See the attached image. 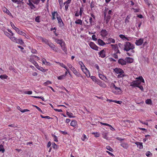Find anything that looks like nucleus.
<instances>
[{
    "label": "nucleus",
    "mask_w": 157,
    "mask_h": 157,
    "mask_svg": "<svg viewBox=\"0 0 157 157\" xmlns=\"http://www.w3.org/2000/svg\"><path fill=\"white\" fill-rule=\"evenodd\" d=\"M141 25V22H137L136 23V26H138V27H137V29L138 30L140 29Z\"/></svg>",
    "instance_id": "obj_44"
},
{
    "label": "nucleus",
    "mask_w": 157,
    "mask_h": 157,
    "mask_svg": "<svg viewBox=\"0 0 157 157\" xmlns=\"http://www.w3.org/2000/svg\"><path fill=\"white\" fill-rule=\"evenodd\" d=\"M2 10L4 12L6 13L7 14L9 15L10 16L12 17H13V16L12 15L11 13L5 7H4L2 8Z\"/></svg>",
    "instance_id": "obj_15"
},
{
    "label": "nucleus",
    "mask_w": 157,
    "mask_h": 157,
    "mask_svg": "<svg viewBox=\"0 0 157 157\" xmlns=\"http://www.w3.org/2000/svg\"><path fill=\"white\" fill-rule=\"evenodd\" d=\"M145 102L147 104H150L151 103V100L150 99H147L146 100Z\"/></svg>",
    "instance_id": "obj_53"
},
{
    "label": "nucleus",
    "mask_w": 157,
    "mask_h": 157,
    "mask_svg": "<svg viewBox=\"0 0 157 157\" xmlns=\"http://www.w3.org/2000/svg\"><path fill=\"white\" fill-rule=\"evenodd\" d=\"M138 78L141 81V82L143 83L144 82V79H143V78L142 76H139Z\"/></svg>",
    "instance_id": "obj_59"
},
{
    "label": "nucleus",
    "mask_w": 157,
    "mask_h": 157,
    "mask_svg": "<svg viewBox=\"0 0 157 157\" xmlns=\"http://www.w3.org/2000/svg\"><path fill=\"white\" fill-rule=\"evenodd\" d=\"M130 18V16L129 15H128L127 16L125 20V23L126 24H128L129 22V21Z\"/></svg>",
    "instance_id": "obj_33"
},
{
    "label": "nucleus",
    "mask_w": 157,
    "mask_h": 157,
    "mask_svg": "<svg viewBox=\"0 0 157 157\" xmlns=\"http://www.w3.org/2000/svg\"><path fill=\"white\" fill-rule=\"evenodd\" d=\"M115 72L117 74H122L124 73V71L120 68H115L114 69Z\"/></svg>",
    "instance_id": "obj_18"
},
{
    "label": "nucleus",
    "mask_w": 157,
    "mask_h": 157,
    "mask_svg": "<svg viewBox=\"0 0 157 157\" xmlns=\"http://www.w3.org/2000/svg\"><path fill=\"white\" fill-rule=\"evenodd\" d=\"M99 77L101 79L104 80L106 79L105 76L101 74H99Z\"/></svg>",
    "instance_id": "obj_36"
},
{
    "label": "nucleus",
    "mask_w": 157,
    "mask_h": 157,
    "mask_svg": "<svg viewBox=\"0 0 157 157\" xmlns=\"http://www.w3.org/2000/svg\"><path fill=\"white\" fill-rule=\"evenodd\" d=\"M46 0H29L27 4L28 5L31 9L33 10L36 8L35 6L33 3L36 5H38L41 1L42 3H44Z\"/></svg>",
    "instance_id": "obj_2"
},
{
    "label": "nucleus",
    "mask_w": 157,
    "mask_h": 157,
    "mask_svg": "<svg viewBox=\"0 0 157 157\" xmlns=\"http://www.w3.org/2000/svg\"><path fill=\"white\" fill-rule=\"evenodd\" d=\"M71 71L77 76L78 77L81 76V74L80 73L78 72L74 67L73 68Z\"/></svg>",
    "instance_id": "obj_22"
},
{
    "label": "nucleus",
    "mask_w": 157,
    "mask_h": 157,
    "mask_svg": "<svg viewBox=\"0 0 157 157\" xmlns=\"http://www.w3.org/2000/svg\"><path fill=\"white\" fill-rule=\"evenodd\" d=\"M98 54L99 57L104 58L105 57V51L104 49L98 52Z\"/></svg>",
    "instance_id": "obj_13"
},
{
    "label": "nucleus",
    "mask_w": 157,
    "mask_h": 157,
    "mask_svg": "<svg viewBox=\"0 0 157 157\" xmlns=\"http://www.w3.org/2000/svg\"><path fill=\"white\" fill-rule=\"evenodd\" d=\"M40 117L42 118H46V119H52V118L51 117H50L49 116H44L43 115H40Z\"/></svg>",
    "instance_id": "obj_52"
},
{
    "label": "nucleus",
    "mask_w": 157,
    "mask_h": 157,
    "mask_svg": "<svg viewBox=\"0 0 157 157\" xmlns=\"http://www.w3.org/2000/svg\"><path fill=\"white\" fill-rule=\"evenodd\" d=\"M145 154L147 157H148L149 156H152V154L150 151H147L146 152Z\"/></svg>",
    "instance_id": "obj_57"
},
{
    "label": "nucleus",
    "mask_w": 157,
    "mask_h": 157,
    "mask_svg": "<svg viewBox=\"0 0 157 157\" xmlns=\"http://www.w3.org/2000/svg\"><path fill=\"white\" fill-rule=\"evenodd\" d=\"M78 64L81 66V67L82 70V71H83L84 68H83V67H84L85 68H86V67L84 65L83 63H82V62L80 61L78 62Z\"/></svg>",
    "instance_id": "obj_32"
},
{
    "label": "nucleus",
    "mask_w": 157,
    "mask_h": 157,
    "mask_svg": "<svg viewBox=\"0 0 157 157\" xmlns=\"http://www.w3.org/2000/svg\"><path fill=\"white\" fill-rule=\"evenodd\" d=\"M84 73L86 74V76L87 77H89L90 76V72L86 67L85 68V69H83V71H82Z\"/></svg>",
    "instance_id": "obj_17"
},
{
    "label": "nucleus",
    "mask_w": 157,
    "mask_h": 157,
    "mask_svg": "<svg viewBox=\"0 0 157 157\" xmlns=\"http://www.w3.org/2000/svg\"><path fill=\"white\" fill-rule=\"evenodd\" d=\"M104 16L105 19V20L106 23L107 24L108 23L111 18V16L109 15H107L106 16L105 13Z\"/></svg>",
    "instance_id": "obj_19"
},
{
    "label": "nucleus",
    "mask_w": 157,
    "mask_h": 157,
    "mask_svg": "<svg viewBox=\"0 0 157 157\" xmlns=\"http://www.w3.org/2000/svg\"><path fill=\"white\" fill-rule=\"evenodd\" d=\"M107 40L108 42V43H107V44H110L111 43L114 44L115 42V39L111 37H109L107 39Z\"/></svg>",
    "instance_id": "obj_23"
},
{
    "label": "nucleus",
    "mask_w": 157,
    "mask_h": 157,
    "mask_svg": "<svg viewBox=\"0 0 157 157\" xmlns=\"http://www.w3.org/2000/svg\"><path fill=\"white\" fill-rule=\"evenodd\" d=\"M98 44L100 45L103 46L105 44V43L104 41L100 39H98Z\"/></svg>",
    "instance_id": "obj_24"
},
{
    "label": "nucleus",
    "mask_w": 157,
    "mask_h": 157,
    "mask_svg": "<svg viewBox=\"0 0 157 157\" xmlns=\"http://www.w3.org/2000/svg\"><path fill=\"white\" fill-rule=\"evenodd\" d=\"M101 36L103 37H106L108 35V32L105 29H102L100 33Z\"/></svg>",
    "instance_id": "obj_7"
},
{
    "label": "nucleus",
    "mask_w": 157,
    "mask_h": 157,
    "mask_svg": "<svg viewBox=\"0 0 157 157\" xmlns=\"http://www.w3.org/2000/svg\"><path fill=\"white\" fill-rule=\"evenodd\" d=\"M42 42L45 43V44L48 45L50 41H49L48 40L44 38L42 41Z\"/></svg>",
    "instance_id": "obj_38"
},
{
    "label": "nucleus",
    "mask_w": 157,
    "mask_h": 157,
    "mask_svg": "<svg viewBox=\"0 0 157 157\" xmlns=\"http://www.w3.org/2000/svg\"><path fill=\"white\" fill-rule=\"evenodd\" d=\"M29 61L32 63H33L35 61L34 59V58L33 57V56L32 55L30 57L29 60Z\"/></svg>",
    "instance_id": "obj_50"
},
{
    "label": "nucleus",
    "mask_w": 157,
    "mask_h": 157,
    "mask_svg": "<svg viewBox=\"0 0 157 157\" xmlns=\"http://www.w3.org/2000/svg\"><path fill=\"white\" fill-rule=\"evenodd\" d=\"M118 61L119 64H121L122 65H125L127 63L126 60L122 59H119Z\"/></svg>",
    "instance_id": "obj_16"
},
{
    "label": "nucleus",
    "mask_w": 157,
    "mask_h": 157,
    "mask_svg": "<svg viewBox=\"0 0 157 157\" xmlns=\"http://www.w3.org/2000/svg\"><path fill=\"white\" fill-rule=\"evenodd\" d=\"M52 20H54L56 19V17L57 16H59V14L57 13L56 11H54L53 12H52Z\"/></svg>",
    "instance_id": "obj_21"
},
{
    "label": "nucleus",
    "mask_w": 157,
    "mask_h": 157,
    "mask_svg": "<svg viewBox=\"0 0 157 157\" xmlns=\"http://www.w3.org/2000/svg\"><path fill=\"white\" fill-rule=\"evenodd\" d=\"M42 42L45 43V44L48 45L50 41H49L48 40L44 38L42 41Z\"/></svg>",
    "instance_id": "obj_39"
},
{
    "label": "nucleus",
    "mask_w": 157,
    "mask_h": 157,
    "mask_svg": "<svg viewBox=\"0 0 157 157\" xmlns=\"http://www.w3.org/2000/svg\"><path fill=\"white\" fill-rule=\"evenodd\" d=\"M67 115L68 116V117L70 118L74 117L73 116V114L72 113L67 112L66 113Z\"/></svg>",
    "instance_id": "obj_37"
},
{
    "label": "nucleus",
    "mask_w": 157,
    "mask_h": 157,
    "mask_svg": "<svg viewBox=\"0 0 157 157\" xmlns=\"http://www.w3.org/2000/svg\"><path fill=\"white\" fill-rule=\"evenodd\" d=\"M92 134L94 135L95 137H99L100 136V134L99 133L96 132H92Z\"/></svg>",
    "instance_id": "obj_48"
},
{
    "label": "nucleus",
    "mask_w": 157,
    "mask_h": 157,
    "mask_svg": "<svg viewBox=\"0 0 157 157\" xmlns=\"http://www.w3.org/2000/svg\"><path fill=\"white\" fill-rule=\"evenodd\" d=\"M141 84V82L138 80H136L132 82L130 85V86L133 87H137Z\"/></svg>",
    "instance_id": "obj_5"
},
{
    "label": "nucleus",
    "mask_w": 157,
    "mask_h": 157,
    "mask_svg": "<svg viewBox=\"0 0 157 157\" xmlns=\"http://www.w3.org/2000/svg\"><path fill=\"white\" fill-rule=\"evenodd\" d=\"M89 45L90 47L92 49L98 51L99 48L94 42H90L89 44Z\"/></svg>",
    "instance_id": "obj_6"
},
{
    "label": "nucleus",
    "mask_w": 157,
    "mask_h": 157,
    "mask_svg": "<svg viewBox=\"0 0 157 157\" xmlns=\"http://www.w3.org/2000/svg\"><path fill=\"white\" fill-rule=\"evenodd\" d=\"M12 41L21 45L24 44V42L21 39H17L15 36H14L13 39H12Z\"/></svg>",
    "instance_id": "obj_4"
},
{
    "label": "nucleus",
    "mask_w": 157,
    "mask_h": 157,
    "mask_svg": "<svg viewBox=\"0 0 157 157\" xmlns=\"http://www.w3.org/2000/svg\"><path fill=\"white\" fill-rule=\"evenodd\" d=\"M121 146L125 149H127L128 147V144L125 143H122L121 144Z\"/></svg>",
    "instance_id": "obj_28"
},
{
    "label": "nucleus",
    "mask_w": 157,
    "mask_h": 157,
    "mask_svg": "<svg viewBox=\"0 0 157 157\" xmlns=\"http://www.w3.org/2000/svg\"><path fill=\"white\" fill-rule=\"evenodd\" d=\"M95 82L99 85L101 87L105 88L106 86V84L104 82H102L99 79H98Z\"/></svg>",
    "instance_id": "obj_9"
},
{
    "label": "nucleus",
    "mask_w": 157,
    "mask_h": 157,
    "mask_svg": "<svg viewBox=\"0 0 157 157\" xmlns=\"http://www.w3.org/2000/svg\"><path fill=\"white\" fill-rule=\"evenodd\" d=\"M111 46H112V48L114 50L115 52H116V53H120V51L118 49V46L117 44H111Z\"/></svg>",
    "instance_id": "obj_12"
},
{
    "label": "nucleus",
    "mask_w": 157,
    "mask_h": 157,
    "mask_svg": "<svg viewBox=\"0 0 157 157\" xmlns=\"http://www.w3.org/2000/svg\"><path fill=\"white\" fill-rule=\"evenodd\" d=\"M77 124V122L75 120L72 121L70 124V125L73 127H75Z\"/></svg>",
    "instance_id": "obj_31"
},
{
    "label": "nucleus",
    "mask_w": 157,
    "mask_h": 157,
    "mask_svg": "<svg viewBox=\"0 0 157 157\" xmlns=\"http://www.w3.org/2000/svg\"><path fill=\"white\" fill-rule=\"evenodd\" d=\"M95 6V3L93 1H92L91 2L90 4V8L92 9L93 8H94Z\"/></svg>",
    "instance_id": "obj_54"
},
{
    "label": "nucleus",
    "mask_w": 157,
    "mask_h": 157,
    "mask_svg": "<svg viewBox=\"0 0 157 157\" xmlns=\"http://www.w3.org/2000/svg\"><path fill=\"white\" fill-rule=\"evenodd\" d=\"M48 45L54 51L56 52H57V48L55 47V45L52 42H50Z\"/></svg>",
    "instance_id": "obj_10"
},
{
    "label": "nucleus",
    "mask_w": 157,
    "mask_h": 157,
    "mask_svg": "<svg viewBox=\"0 0 157 157\" xmlns=\"http://www.w3.org/2000/svg\"><path fill=\"white\" fill-rule=\"evenodd\" d=\"M119 36L122 40H125L126 36L124 35L123 34H120Z\"/></svg>",
    "instance_id": "obj_56"
},
{
    "label": "nucleus",
    "mask_w": 157,
    "mask_h": 157,
    "mask_svg": "<svg viewBox=\"0 0 157 157\" xmlns=\"http://www.w3.org/2000/svg\"><path fill=\"white\" fill-rule=\"evenodd\" d=\"M33 106L35 107L38 111H39L40 112H42V111L41 109L37 106L35 105H33Z\"/></svg>",
    "instance_id": "obj_62"
},
{
    "label": "nucleus",
    "mask_w": 157,
    "mask_h": 157,
    "mask_svg": "<svg viewBox=\"0 0 157 157\" xmlns=\"http://www.w3.org/2000/svg\"><path fill=\"white\" fill-rule=\"evenodd\" d=\"M51 31H52L53 30H54V31H53V32L54 33V34L56 36H57L58 35V34L57 33H56V27H54L53 28H51Z\"/></svg>",
    "instance_id": "obj_41"
},
{
    "label": "nucleus",
    "mask_w": 157,
    "mask_h": 157,
    "mask_svg": "<svg viewBox=\"0 0 157 157\" xmlns=\"http://www.w3.org/2000/svg\"><path fill=\"white\" fill-rule=\"evenodd\" d=\"M125 60H126L127 63H132L133 61V59L129 57H128L125 58Z\"/></svg>",
    "instance_id": "obj_25"
},
{
    "label": "nucleus",
    "mask_w": 157,
    "mask_h": 157,
    "mask_svg": "<svg viewBox=\"0 0 157 157\" xmlns=\"http://www.w3.org/2000/svg\"><path fill=\"white\" fill-rule=\"evenodd\" d=\"M36 68L39 70L42 71L43 72H45L46 71V70L45 69H44L43 67H42L39 66V65L37 66L36 67Z\"/></svg>",
    "instance_id": "obj_29"
},
{
    "label": "nucleus",
    "mask_w": 157,
    "mask_h": 157,
    "mask_svg": "<svg viewBox=\"0 0 157 157\" xmlns=\"http://www.w3.org/2000/svg\"><path fill=\"white\" fill-rule=\"evenodd\" d=\"M10 24L12 26V27L13 28V29H14L15 30V31L16 30V29H18L16 27L14 24H13V23L12 22H10Z\"/></svg>",
    "instance_id": "obj_47"
},
{
    "label": "nucleus",
    "mask_w": 157,
    "mask_h": 157,
    "mask_svg": "<svg viewBox=\"0 0 157 157\" xmlns=\"http://www.w3.org/2000/svg\"><path fill=\"white\" fill-rule=\"evenodd\" d=\"M89 21L90 24L91 25H94V22L93 19L91 17H89Z\"/></svg>",
    "instance_id": "obj_35"
},
{
    "label": "nucleus",
    "mask_w": 157,
    "mask_h": 157,
    "mask_svg": "<svg viewBox=\"0 0 157 157\" xmlns=\"http://www.w3.org/2000/svg\"><path fill=\"white\" fill-rule=\"evenodd\" d=\"M56 18L58 20V23L61 25H62H62H63V23L60 17V16H57Z\"/></svg>",
    "instance_id": "obj_26"
},
{
    "label": "nucleus",
    "mask_w": 157,
    "mask_h": 157,
    "mask_svg": "<svg viewBox=\"0 0 157 157\" xmlns=\"http://www.w3.org/2000/svg\"><path fill=\"white\" fill-rule=\"evenodd\" d=\"M62 49L66 53V52H67V48L66 47V44L64 41H63L61 42L60 44H59Z\"/></svg>",
    "instance_id": "obj_8"
},
{
    "label": "nucleus",
    "mask_w": 157,
    "mask_h": 157,
    "mask_svg": "<svg viewBox=\"0 0 157 157\" xmlns=\"http://www.w3.org/2000/svg\"><path fill=\"white\" fill-rule=\"evenodd\" d=\"M113 87L114 88L112 90V92L116 94H121L122 92V91L120 88L117 87L113 83L112 84Z\"/></svg>",
    "instance_id": "obj_3"
},
{
    "label": "nucleus",
    "mask_w": 157,
    "mask_h": 157,
    "mask_svg": "<svg viewBox=\"0 0 157 157\" xmlns=\"http://www.w3.org/2000/svg\"><path fill=\"white\" fill-rule=\"evenodd\" d=\"M106 148L107 150L111 152H113V149L109 146H107L106 147Z\"/></svg>",
    "instance_id": "obj_42"
},
{
    "label": "nucleus",
    "mask_w": 157,
    "mask_h": 157,
    "mask_svg": "<svg viewBox=\"0 0 157 157\" xmlns=\"http://www.w3.org/2000/svg\"><path fill=\"white\" fill-rule=\"evenodd\" d=\"M61 67L64 68L65 69H66V66L63 63H60L59 65Z\"/></svg>",
    "instance_id": "obj_64"
},
{
    "label": "nucleus",
    "mask_w": 157,
    "mask_h": 157,
    "mask_svg": "<svg viewBox=\"0 0 157 157\" xmlns=\"http://www.w3.org/2000/svg\"><path fill=\"white\" fill-rule=\"evenodd\" d=\"M52 137H53L54 140L55 142H57L58 141V140L56 136L54 134H52Z\"/></svg>",
    "instance_id": "obj_45"
},
{
    "label": "nucleus",
    "mask_w": 157,
    "mask_h": 157,
    "mask_svg": "<svg viewBox=\"0 0 157 157\" xmlns=\"http://www.w3.org/2000/svg\"><path fill=\"white\" fill-rule=\"evenodd\" d=\"M135 144L137 145L140 149H141L143 148V145L142 143L136 142H135Z\"/></svg>",
    "instance_id": "obj_27"
},
{
    "label": "nucleus",
    "mask_w": 157,
    "mask_h": 157,
    "mask_svg": "<svg viewBox=\"0 0 157 157\" xmlns=\"http://www.w3.org/2000/svg\"><path fill=\"white\" fill-rule=\"evenodd\" d=\"M8 76L6 75H1L0 76V78L1 79H7Z\"/></svg>",
    "instance_id": "obj_43"
},
{
    "label": "nucleus",
    "mask_w": 157,
    "mask_h": 157,
    "mask_svg": "<svg viewBox=\"0 0 157 157\" xmlns=\"http://www.w3.org/2000/svg\"><path fill=\"white\" fill-rule=\"evenodd\" d=\"M76 24L82 25V21L81 19H78L75 21Z\"/></svg>",
    "instance_id": "obj_30"
},
{
    "label": "nucleus",
    "mask_w": 157,
    "mask_h": 157,
    "mask_svg": "<svg viewBox=\"0 0 157 157\" xmlns=\"http://www.w3.org/2000/svg\"><path fill=\"white\" fill-rule=\"evenodd\" d=\"M84 11V8L82 7H80V11H79V15L80 17H81L83 13V11Z\"/></svg>",
    "instance_id": "obj_40"
},
{
    "label": "nucleus",
    "mask_w": 157,
    "mask_h": 157,
    "mask_svg": "<svg viewBox=\"0 0 157 157\" xmlns=\"http://www.w3.org/2000/svg\"><path fill=\"white\" fill-rule=\"evenodd\" d=\"M117 53H116V52H115L113 55V56L114 58L116 59H117L118 58V56L117 55Z\"/></svg>",
    "instance_id": "obj_63"
},
{
    "label": "nucleus",
    "mask_w": 157,
    "mask_h": 157,
    "mask_svg": "<svg viewBox=\"0 0 157 157\" xmlns=\"http://www.w3.org/2000/svg\"><path fill=\"white\" fill-rule=\"evenodd\" d=\"M67 66L71 69V70L74 67H73L69 63H68L67 64Z\"/></svg>",
    "instance_id": "obj_60"
},
{
    "label": "nucleus",
    "mask_w": 157,
    "mask_h": 157,
    "mask_svg": "<svg viewBox=\"0 0 157 157\" xmlns=\"http://www.w3.org/2000/svg\"><path fill=\"white\" fill-rule=\"evenodd\" d=\"M110 101H113V102H114L115 103H117L118 104H121L122 102V101H116V100H110Z\"/></svg>",
    "instance_id": "obj_46"
},
{
    "label": "nucleus",
    "mask_w": 157,
    "mask_h": 157,
    "mask_svg": "<svg viewBox=\"0 0 157 157\" xmlns=\"http://www.w3.org/2000/svg\"><path fill=\"white\" fill-rule=\"evenodd\" d=\"M16 29V31L18 34L22 35L24 36H27L26 34L25 33L20 30L19 28H18V29Z\"/></svg>",
    "instance_id": "obj_14"
},
{
    "label": "nucleus",
    "mask_w": 157,
    "mask_h": 157,
    "mask_svg": "<svg viewBox=\"0 0 157 157\" xmlns=\"http://www.w3.org/2000/svg\"><path fill=\"white\" fill-rule=\"evenodd\" d=\"M91 79L94 81L95 82H96L98 79L96 78V77L94 76H91Z\"/></svg>",
    "instance_id": "obj_49"
},
{
    "label": "nucleus",
    "mask_w": 157,
    "mask_h": 157,
    "mask_svg": "<svg viewBox=\"0 0 157 157\" xmlns=\"http://www.w3.org/2000/svg\"><path fill=\"white\" fill-rule=\"evenodd\" d=\"M144 42V39L140 38L138 40H136L135 43V44L137 46L141 45Z\"/></svg>",
    "instance_id": "obj_11"
},
{
    "label": "nucleus",
    "mask_w": 157,
    "mask_h": 157,
    "mask_svg": "<svg viewBox=\"0 0 157 157\" xmlns=\"http://www.w3.org/2000/svg\"><path fill=\"white\" fill-rule=\"evenodd\" d=\"M54 40H55V41L58 44H59L60 43L62 42L63 41V39H61L60 40L56 38H54Z\"/></svg>",
    "instance_id": "obj_34"
},
{
    "label": "nucleus",
    "mask_w": 157,
    "mask_h": 157,
    "mask_svg": "<svg viewBox=\"0 0 157 157\" xmlns=\"http://www.w3.org/2000/svg\"><path fill=\"white\" fill-rule=\"evenodd\" d=\"M0 151H2V153L5 151V149L4 148L3 146L2 145H0Z\"/></svg>",
    "instance_id": "obj_51"
},
{
    "label": "nucleus",
    "mask_w": 157,
    "mask_h": 157,
    "mask_svg": "<svg viewBox=\"0 0 157 157\" xmlns=\"http://www.w3.org/2000/svg\"><path fill=\"white\" fill-rule=\"evenodd\" d=\"M135 48L134 45L130 42H126L124 44V50L126 52H128L131 50L132 53H134L135 51L133 49Z\"/></svg>",
    "instance_id": "obj_1"
},
{
    "label": "nucleus",
    "mask_w": 157,
    "mask_h": 157,
    "mask_svg": "<svg viewBox=\"0 0 157 157\" xmlns=\"http://www.w3.org/2000/svg\"><path fill=\"white\" fill-rule=\"evenodd\" d=\"M72 0H68L65 2L64 3V5L67 4L68 5L70 4Z\"/></svg>",
    "instance_id": "obj_61"
},
{
    "label": "nucleus",
    "mask_w": 157,
    "mask_h": 157,
    "mask_svg": "<svg viewBox=\"0 0 157 157\" xmlns=\"http://www.w3.org/2000/svg\"><path fill=\"white\" fill-rule=\"evenodd\" d=\"M4 33L8 37L11 41H12V39H13L14 36H12V34H10L7 32H4Z\"/></svg>",
    "instance_id": "obj_20"
},
{
    "label": "nucleus",
    "mask_w": 157,
    "mask_h": 157,
    "mask_svg": "<svg viewBox=\"0 0 157 157\" xmlns=\"http://www.w3.org/2000/svg\"><path fill=\"white\" fill-rule=\"evenodd\" d=\"M124 73H122V74H119L117 75V77L118 78H122L124 76Z\"/></svg>",
    "instance_id": "obj_58"
},
{
    "label": "nucleus",
    "mask_w": 157,
    "mask_h": 157,
    "mask_svg": "<svg viewBox=\"0 0 157 157\" xmlns=\"http://www.w3.org/2000/svg\"><path fill=\"white\" fill-rule=\"evenodd\" d=\"M65 78V77H64V75H60L57 77L58 79L59 80H62L64 79Z\"/></svg>",
    "instance_id": "obj_55"
}]
</instances>
